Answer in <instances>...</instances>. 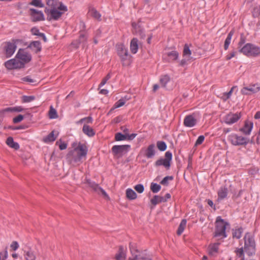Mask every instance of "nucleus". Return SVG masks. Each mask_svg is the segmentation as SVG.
<instances>
[{"label":"nucleus","mask_w":260,"mask_h":260,"mask_svg":"<svg viewBox=\"0 0 260 260\" xmlns=\"http://www.w3.org/2000/svg\"><path fill=\"white\" fill-rule=\"evenodd\" d=\"M57 9L58 10L63 11L64 12H66L68 11L67 7L62 5L61 3H59V4L58 5V7H57Z\"/></svg>","instance_id":"nucleus-61"},{"label":"nucleus","mask_w":260,"mask_h":260,"mask_svg":"<svg viewBox=\"0 0 260 260\" xmlns=\"http://www.w3.org/2000/svg\"><path fill=\"white\" fill-rule=\"evenodd\" d=\"M170 80V77L168 75H166L162 76L160 79V82L162 87H166L167 83L169 82Z\"/></svg>","instance_id":"nucleus-43"},{"label":"nucleus","mask_w":260,"mask_h":260,"mask_svg":"<svg viewBox=\"0 0 260 260\" xmlns=\"http://www.w3.org/2000/svg\"><path fill=\"white\" fill-rule=\"evenodd\" d=\"M6 143L9 147L14 148L15 150H18L19 148V144L14 142L13 138L12 137H9L7 139Z\"/></svg>","instance_id":"nucleus-29"},{"label":"nucleus","mask_w":260,"mask_h":260,"mask_svg":"<svg viewBox=\"0 0 260 260\" xmlns=\"http://www.w3.org/2000/svg\"><path fill=\"white\" fill-rule=\"evenodd\" d=\"M136 134H132L130 135H125L124 134H122L121 133H117L115 134V140L116 141H123L125 140H132L136 137Z\"/></svg>","instance_id":"nucleus-18"},{"label":"nucleus","mask_w":260,"mask_h":260,"mask_svg":"<svg viewBox=\"0 0 260 260\" xmlns=\"http://www.w3.org/2000/svg\"><path fill=\"white\" fill-rule=\"evenodd\" d=\"M253 122L246 120L244 123V126L240 128V131L245 135H249L253 127Z\"/></svg>","instance_id":"nucleus-21"},{"label":"nucleus","mask_w":260,"mask_h":260,"mask_svg":"<svg viewBox=\"0 0 260 260\" xmlns=\"http://www.w3.org/2000/svg\"><path fill=\"white\" fill-rule=\"evenodd\" d=\"M228 189L226 186H222L217 192L218 198L217 201L219 202L227 197Z\"/></svg>","instance_id":"nucleus-22"},{"label":"nucleus","mask_w":260,"mask_h":260,"mask_svg":"<svg viewBox=\"0 0 260 260\" xmlns=\"http://www.w3.org/2000/svg\"><path fill=\"white\" fill-rule=\"evenodd\" d=\"M56 139L54 136V131H52L48 135L43 138V141L45 143H50L54 142Z\"/></svg>","instance_id":"nucleus-35"},{"label":"nucleus","mask_w":260,"mask_h":260,"mask_svg":"<svg viewBox=\"0 0 260 260\" xmlns=\"http://www.w3.org/2000/svg\"><path fill=\"white\" fill-rule=\"evenodd\" d=\"M134 189L139 193H142L144 190V186L141 184H139L134 186Z\"/></svg>","instance_id":"nucleus-53"},{"label":"nucleus","mask_w":260,"mask_h":260,"mask_svg":"<svg viewBox=\"0 0 260 260\" xmlns=\"http://www.w3.org/2000/svg\"><path fill=\"white\" fill-rule=\"evenodd\" d=\"M111 77V72H109L105 78L103 79L101 83L99 85V88L104 85L107 82V81L110 79Z\"/></svg>","instance_id":"nucleus-51"},{"label":"nucleus","mask_w":260,"mask_h":260,"mask_svg":"<svg viewBox=\"0 0 260 260\" xmlns=\"http://www.w3.org/2000/svg\"><path fill=\"white\" fill-rule=\"evenodd\" d=\"M240 113H230L224 117V121L228 124H232L236 122L241 118Z\"/></svg>","instance_id":"nucleus-14"},{"label":"nucleus","mask_w":260,"mask_h":260,"mask_svg":"<svg viewBox=\"0 0 260 260\" xmlns=\"http://www.w3.org/2000/svg\"><path fill=\"white\" fill-rule=\"evenodd\" d=\"M125 103V100L123 99H121L119 100H118L117 102L115 103V104L114 105V107L113 108H112L110 112L112 111L115 108H119L122 106H123Z\"/></svg>","instance_id":"nucleus-48"},{"label":"nucleus","mask_w":260,"mask_h":260,"mask_svg":"<svg viewBox=\"0 0 260 260\" xmlns=\"http://www.w3.org/2000/svg\"><path fill=\"white\" fill-rule=\"evenodd\" d=\"M82 131L85 135L90 137H93L95 135V132L93 128L87 124H84L83 125Z\"/></svg>","instance_id":"nucleus-26"},{"label":"nucleus","mask_w":260,"mask_h":260,"mask_svg":"<svg viewBox=\"0 0 260 260\" xmlns=\"http://www.w3.org/2000/svg\"><path fill=\"white\" fill-rule=\"evenodd\" d=\"M10 108H11V109H9L8 110L9 111H11L12 112H20L23 111L24 110V109L21 106L10 107Z\"/></svg>","instance_id":"nucleus-55"},{"label":"nucleus","mask_w":260,"mask_h":260,"mask_svg":"<svg viewBox=\"0 0 260 260\" xmlns=\"http://www.w3.org/2000/svg\"><path fill=\"white\" fill-rule=\"evenodd\" d=\"M244 241V246H255L254 240L249 233L245 234Z\"/></svg>","instance_id":"nucleus-25"},{"label":"nucleus","mask_w":260,"mask_h":260,"mask_svg":"<svg viewBox=\"0 0 260 260\" xmlns=\"http://www.w3.org/2000/svg\"><path fill=\"white\" fill-rule=\"evenodd\" d=\"M129 247L133 257H129L128 260H152V255L147 250L139 251L136 244L132 242L129 243Z\"/></svg>","instance_id":"nucleus-2"},{"label":"nucleus","mask_w":260,"mask_h":260,"mask_svg":"<svg viewBox=\"0 0 260 260\" xmlns=\"http://www.w3.org/2000/svg\"><path fill=\"white\" fill-rule=\"evenodd\" d=\"M183 53V55H190L191 54V51L187 44H185Z\"/></svg>","instance_id":"nucleus-57"},{"label":"nucleus","mask_w":260,"mask_h":260,"mask_svg":"<svg viewBox=\"0 0 260 260\" xmlns=\"http://www.w3.org/2000/svg\"><path fill=\"white\" fill-rule=\"evenodd\" d=\"M126 197L129 200H133L137 198V194L135 191L131 188L126 190Z\"/></svg>","instance_id":"nucleus-31"},{"label":"nucleus","mask_w":260,"mask_h":260,"mask_svg":"<svg viewBox=\"0 0 260 260\" xmlns=\"http://www.w3.org/2000/svg\"><path fill=\"white\" fill-rule=\"evenodd\" d=\"M21 102L23 103H30L35 100L34 95H23L21 96Z\"/></svg>","instance_id":"nucleus-41"},{"label":"nucleus","mask_w":260,"mask_h":260,"mask_svg":"<svg viewBox=\"0 0 260 260\" xmlns=\"http://www.w3.org/2000/svg\"><path fill=\"white\" fill-rule=\"evenodd\" d=\"M172 176H168L164 178V179L160 181V183L163 185L168 186L169 184V180H172L173 179Z\"/></svg>","instance_id":"nucleus-50"},{"label":"nucleus","mask_w":260,"mask_h":260,"mask_svg":"<svg viewBox=\"0 0 260 260\" xmlns=\"http://www.w3.org/2000/svg\"><path fill=\"white\" fill-rule=\"evenodd\" d=\"M184 125L186 127H193L197 123V120L192 115L186 116L184 119Z\"/></svg>","instance_id":"nucleus-19"},{"label":"nucleus","mask_w":260,"mask_h":260,"mask_svg":"<svg viewBox=\"0 0 260 260\" xmlns=\"http://www.w3.org/2000/svg\"><path fill=\"white\" fill-rule=\"evenodd\" d=\"M62 14V12H60L57 9H51V16H48L47 19L48 21H50L51 19L57 20Z\"/></svg>","instance_id":"nucleus-23"},{"label":"nucleus","mask_w":260,"mask_h":260,"mask_svg":"<svg viewBox=\"0 0 260 260\" xmlns=\"http://www.w3.org/2000/svg\"><path fill=\"white\" fill-rule=\"evenodd\" d=\"M84 184H86V187L90 188L94 192L98 194H102L105 198L109 199V197L106 192L101 188L98 184L92 181L89 179H85L84 181Z\"/></svg>","instance_id":"nucleus-5"},{"label":"nucleus","mask_w":260,"mask_h":260,"mask_svg":"<svg viewBox=\"0 0 260 260\" xmlns=\"http://www.w3.org/2000/svg\"><path fill=\"white\" fill-rule=\"evenodd\" d=\"M167 56L169 57V61H173L178 59L179 53L176 51H172L167 53Z\"/></svg>","instance_id":"nucleus-33"},{"label":"nucleus","mask_w":260,"mask_h":260,"mask_svg":"<svg viewBox=\"0 0 260 260\" xmlns=\"http://www.w3.org/2000/svg\"><path fill=\"white\" fill-rule=\"evenodd\" d=\"M49 116L51 119H54L58 117V115L56 110L54 109L52 106L50 107Z\"/></svg>","instance_id":"nucleus-45"},{"label":"nucleus","mask_w":260,"mask_h":260,"mask_svg":"<svg viewBox=\"0 0 260 260\" xmlns=\"http://www.w3.org/2000/svg\"><path fill=\"white\" fill-rule=\"evenodd\" d=\"M22 80L23 81L29 82V83H33V82H35V81L34 79H31L29 76H26V77L23 78L22 79Z\"/></svg>","instance_id":"nucleus-63"},{"label":"nucleus","mask_w":260,"mask_h":260,"mask_svg":"<svg viewBox=\"0 0 260 260\" xmlns=\"http://www.w3.org/2000/svg\"><path fill=\"white\" fill-rule=\"evenodd\" d=\"M30 31L31 32L32 35L41 37L44 42H46L47 41V39L46 37L45 34L44 33L40 32L39 31V29L37 27H32L30 29Z\"/></svg>","instance_id":"nucleus-27"},{"label":"nucleus","mask_w":260,"mask_h":260,"mask_svg":"<svg viewBox=\"0 0 260 260\" xmlns=\"http://www.w3.org/2000/svg\"><path fill=\"white\" fill-rule=\"evenodd\" d=\"M260 90V86L258 84L250 85L248 87H244L241 89L243 94L248 95L251 93H256Z\"/></svg>","instance_id":"nucleus-16"},{"label":"nucleus","mask_w":260,"mask_h":260,"mask_svg":"<svg viewBox=\"0 0 260 260\" xmlns=\"http://www.w3.org/2000/svg\"><path fill=\"white\" fill-rule=\"evenodd\" d=\"M30 5L39 8H43L44 6L41 0H32L30 3Z\"/></svg>","instance_id":"nucleus-49"},{"label":"nucleus","mask_w":260,"mask_h":260,"mask_svg":"<svg viewBox=\"0 0 260 260\" xmlns=\"http://www.w3.org/2000/svg\"><path fill=\"white\" fill-rule=\"evenodd\" d=\"M141 152L147 158H152L155 155V146L154 144L149 145L146 149H142Z\"/></svg>","instance_id":"nucleus-12"},{"label":"nucleus","mask_w":260,"mask_h":260,"mask_svg":"<svg viewBox=\"0 0 260 260\" xmlns=\"http://www.w3.org/2000/svg\"><path fill=\"white\" fill-rule=\"evenodd\" d=\"M138 40L137 38H133L131 41L130 49L132 53L135 54L137 52L138 49Z\"/></svg>","instance_id":"nucleus-28"},{"label":"nucleus","mask_w":260,"mask_h":260,"mask_svg":"<svg viewBox=\"0 0 260 260\" xmlns=\"http://www.w3.org/2000/svg\"><path fill=\"white\" fill-rule=\"evenodd\" d=\"M243 232V229L241 227L238 229L233 230V237L237 239H240Z\"/></svg>","instance_id":"nucleus-40"},{"label":"nucleus","mask_w":260,"mask_h":260,"mask_svg":"<svg viewBox=\"0 0 260 260\" xmlns=\"http://www.w3.org/2000/svg\"><path fill=\"white\" fill-rule=\"evenodd\" d=\"M186 222H187V221L185 219H183L181 220V221L179 225V227L178 228V230L177 231V234L178 236L181 235L182 234V233H183V232L186 226Z\"/></svg>","instance_id":"nucleus-36"},{"label":"nucleus","mask_w":260,"mask_h":260,"mask_svg":"<svg viewBox=\"0 0 260 260\" xmlns=\"http://www.w3.org/2000/svg\"><path fill=\"white\" fill-rule=\"evenodd\" d=\"M29 11L32 21L37 22L45 20L44 14L41 11H38L34 8H30Z\"/></svg>","instance_id":"nucleus-15"},{"label":"nucleus","mask_w":260,"mask_h":260,"mask_svg":"<svg viewBox=\"0 0 260 260\" xmlns=\"http://www.w3.org/2000/svg\"><path fill=\"white\" fill-rule=\"evenodd\" d=\"M16 57L25 63L29 62L31 59V56L24 49H19Z\"/></svg>","instance_id":"nucleus-10"},{"label":"nucleus","mask_w":260,"mask_h":260,"mask_svg":"<svg viewBox=\"0 0 260 260\" xmlns=\"http://www.w3.org/2000/svg\"><path fill=\"white\" fill-rule=\"evenodd\" d=\"M234 34V31L233 30H231L228 35V36L224 41V49L226 50L229 46V45L231 43V41L232 36H233Z\"/></svg>","instance_id":"nucleus-34"},{"label":"nucleus","mask_w":260,"mask_h":260,"mask_svg":"<svg viewBox=\"0 0 260 260\" xmlns=\"http://www.w3.org/2000/svg\"><path fill=\"white\" fill-rule=\"evenodd\" d=\"M246 40V37L244 35L243 33L241 34L240 35V40L239 42L238 43V48H240L242 47V46L245 43Z\"/></svg>","instance_id":"nucleus-52"},{"label":"nucleus","mask_w":260,"mask_h":260,"mask_svg":"<svg viewBox=\"0 0 260 260\" xmlns=\"http://www.w3.org/2000/svg\"><path fill=\"white\" fill-rule=\"evenodd\" d=\"M172 159V154L168 151L165 153V158H160L157 160L154 164L155 167L163 166L167 170L170 169L171 167V162Z\"/></svg>","instance_id":"nucleus-7"},{"label":"nucleus","mask_w":260,"mask_h":260,"mask_svg":"<svg viewBox=\"0 0 260 260\" xmlns=\"http://www.w3.org/2000/svg\"><path fill=\"white\" fill-rule=\"evenodd\" d=\"M24 119V116L21 114L18 115L17 116L13 119V122L14 123H17L21 122Z\"/></svg>","instance_id":"nucleus-56"},{"label":"nucleus","mask_w":260,"mask_h":260,"mask_svg":"<svg viewBox=\"0 0 260 260\" xmlns=\"http://www.w3.org/2000/svg\"><path fill=\"white\" fill-rule=\"evenodd\" d=\"M12 42H6V46L5 47V51L7 57H11L14 53L16 49V41L15 40H12Z\"/></svg>","instance_id":"nucleus-13"},{"label":"nucleus","mask_w":260,"mask_h":260,"mask_svg":"<svg viewBox=\"0 0 260 260\" xmlns=\"http://www.w3.org/2000/svg\"><path fill=\"white\" fill-rule=\"evenodd\" d=\"M9 109H11V108L8 107L0 110V118L2 120L5 117L9 116V113H12L11 111L8 110Z\"/></svg>","instance_id":"nucleus-42"},{"label":"nucleus","mask_w":260,"mask_h":260,"mask_svg":"<svg viewBox=\"0 0 260 260\" xmlns=\"http://www.w3.org/2000/svg\"><path fill=\"white\" fill-rule=\"evenodd\" d=\"M6 68L9 70L24 68V62L15 59H11L5 63Z\"/></svg>","instance_id":"nucleus-9"},{"label":"nucleus","mask_w":260,"mask_h":260,"mask_svg":"<svg viewBox=\"0 0 260 260\" xmlns=\"http://www.w3.org/2000/svg\"><path fill=\"white\" fill-rule=\"evenodd\" d=\"M230 224L225 221L220 216H218L215 221V228L214 233V237L226 238L227 235L225 233L226 226Z\"/></svg>","instance_id":"nucleus-3"},{"label":"nucleus","mask_w":260,"mask_h":260,"mask_svg":"<svg viewBox=\"0 0 260 260\" xmlns=\"http://www.w3.org/2000/svg\"><path fill=\"white\" fill-rule=\"evenodd\" d=\"M24 252H25V257L26 260H35L36 256L32 251L29 250L26 252L24 251Z\"/></svg>","instance_id":"nucleus-46"},{"label":"nucleus","mask_w":260,"mask_h":260,"mask_svg":"<svg viewBox=\"0 0 260 260\" xmlns=\"http://www.w3.org/2000/svg\"><path fill=\"white\" fill-rule=\"evenodd\" d=\"M89 13L94 18L98 20L100 19L101 15L100 13L94 8H90L89 10Z\"/></svg>","instance_id":"nucleus-37"},{"label":"nucleus","mask_w":260,"mask_h":260,"mask_svg":"<svg viewBox=\"0 0 260 260\" xmlns=\"http://www.w3.org/2000/svg\"><path fill=\"white\" fill-rule=\"evenodd\" d=\"M239 51L247 56H255L260 54V48L251 43H247L239 48Z\"/></svg>","instance_id":"nucleus-4"},{"label":"nucleus","mask_w":260,"mask_h":260,"mask_svg":"<svg viewBox=\"0 0 260 260\" xmlns=\"http://www.w3.org/2000/svg\"><path fill=\"white\" fill-rule=\"evenodd\" d=\"M235 252L236 253L237 255L239 257H244L243 248H237L236 250H235Z\"/></svg>","instance_id":"nucleus-58"},{"label":"nucleus","mask_w":260,"mask_h":260,"mask_svg":"<svg viewBox=\"0 0 260 260\" xmlns=\"http://www.w3.org/2000/svg\"><path fill=\"white\" fill-rule=\"evenodd\" d=\"M236 53V51H233L231 52L230 54H228L226 56V59L227 60L231 59L232 58L234 57L235 56Z\"/></svg>","instance_id":"nucleus-64"},{"label":"nucleus","mask_w":260,"mask_h":260,"mask_svg":"<svg viewBox=\"0 0 260 260\" xmlns=\"http://www.w3.org/2000/svg\"><path fill=\"white\" fill-rule=\"evenodd\" d=\"M205 139V137L203 135L200 136L196 142L195 145H199L202 144Z\"/></svg>","instance_id":"nucleus-60"},{"label":"nucleus","mask_w":260,"mask_h":260,"mask_svg":"<svg viewBox=\"0 0 260 260\" xmlns=\"http://www.w3.org/2000/svg\"><path fill=\"white\" fill-rule=\"evenodd\" d=\"M156 146L158 149L161 151L166 150L167 147L166 143L164 141H157Z\"/></svg>","instance_id":"nucleus-47"},{"label":"nucleus","mask_w":260,"mask_h":260,"mask_svg":"<svg viewBox=\"0 0 260 260\" xmlns=\"http://www.w3.org/2000/svg\"><path fill=\"white\" fill-rule=\"evenodd\" d=\"M244 249L249 256H251L255 253V246H244Z\"/></svg>","instance_id":"nucleus-38"},{"label":"nucleus","mask_w":260,"mask_h":260,"mask_svg":"<svg viewBox=\"0 0 260 260\" xmlns=\"http://www.w3.org/2000/svg\"><path fill=\"white\" fill-rule=\"evenodd\" d=\"M150 203L153 206H155L157 204L161 203L160 200L158 198L157 195H155L150 200Z\"/></svg>","instance_id":"nucleus-54"},{"label":"nucleus","mask_w":260,"mask_h":260,"mask_svg":"<svg viewBox=\"0 0 260 260\" xmlns=\"http://www.w3.org/2000/svg\"><path fill=\"white\" fill-rule=\"evenodd\" d=\"M58 0H47L46 4L51 9H57L59 4Z\"/></svg>","instance_id":"nucleus-39"},{"label":"nucleus","mask_w":260,"mask_h":260,"mask_svg":"<svg viewBox=\"0 0 260 260\" xmlns=\"http://www.w3.org/2000/svg\"><path fill=\"white\" fill-rule=\"evenodd\" d=\"M11 248L14 251L16 250L19 247V244L17 242L13 241L10 246Z\"/></svg>","instance_id":"nucleus-62"},{"label":"nucleus","mask_w":260,"mask_h":260,"mask_svg":"<svg viewBox=\"0 0 260 260\" xmlns=\"http://www.w3.org/2000/svg\"><path fill=\"white\" fill-rule=\"evenodd\" d=\"M87 151L86 145L79 143L77 147L69 151L66 159L69 164L78 166L82 163L83 158L85 159Z\"/></svg>","instance_id":"nucleus-1"},{"label":"nucleus","mask_w":260,"mask_h":260,"mask_svg":"<svg viewBox=\"0 0 260 260\" xmlns=\"http://www.w3.org/2000/svg\"><path fill=\"white\" fill-rule=\"evenodd\" d=\"M81 24L82 25L83 29H82V30H81L80 31V36H79V39L78 40V44H75L76 42H74L72 43L73 45H76V47H78V44H80L81 43H84V42H86V41L87 40L86 36H85V35L83 33V31L85 29V27H86L85 24L83 22H81Z\"/></svg>","instance_id":"nucleus-24"},{"label":"nucleus","mask_w":260,"mask_h":260,"mask_svg":"<svg viewBox=\"0 0 260 260\" xmlns=\"http://www.w3.org/2000/svg\"><path fill=\"white\" fill-rule=\"evenodd\" d=\"M228 139L235 146L246 145L249 142V139L236 134L231 135Z\"/></svg>","instance_id":"nucleus-8"},{"label":"nucleus","mask_w":260,"mask_h":260,"mask_svg":"<svg viewBox=\"0 0 260 260\" xmlns=\"http://www.w3.org/2000/svg\"><path fill=\"white\" fill-rule=\"evenodd\" d=\"M27 49L29 48L34 51L35 53H38L42 50V46L40 41H32L27 47Z\"/></svg>","instance_id":"nucleus-20"},{"label":"nucleus","mask_w":260,"mask_h":260,"mask_svg":"<svg viewBox=\"0 0 260 260\" xmlns=\"http://www.w3.org/2000/svg\"><path fill=\"white\" fill-rule=\"evenodd\" d=\"M220 244L219 243H215L209 246V254L213 255L214 253H216L218 250V246Z\"/></svg>","instance_id":"nucleus-32"},{"label":"nucleus","mask_w":260,"mask_h":260,"mask_svg":"<svg viewBox=\"0 0 260 260\" xmlns=\"http://www.w3.org/2000/svg\"><path fill=\"white\" fill-rule=\"evenodd\" d=\"M129 148V145H114L112 148V152L114 155H122L126 153Z\"/></svg>","instance_id":"nucleus-11"},{"label":"nucleus","mask_w":260,"mask_h":260,"mask_svg":"<svg viewBox=\"0 0 260 260\" xmlns=\"http://www.w3.org/2000/svg\"><path fill=\"white\" fill-rule=\"evenodd\" d=\"M151 190L153 193L158 192L161 189V186L156 183H151L150 185Z\"/></svg>","instance_id":"nucleus-44"},{"label":"nucleus","mask_w":260,"mask_h":260,"mask_svg":"<svg viewBox=\"0 0 260 260\" xmlns=\"http://www.w3.org/2000/svg\"><path fill=\"white\" fill-rule=\"evenodd\" d=\"M140 21L139 22H132V25L133 28V33L136 35H139L142 38H144L145 35L144 32V29L141 25L139 24Z\"/></svg>","instance_id":"nucleus-17"},{"label":"nucleus","mask_w":260,"mask_h":260,"mask_svg":"<svg viewBox=\"0 0 260 260\" xmlns=\"http://www.w3.org/2000/svg\"><path fill=\"white\" fill-rule=\"evenodd\" d=\"M117 54L120 57L123 66L128 65L129 61L128 58L129 56L128 54V50L123 44H120L116 45Z\"/></svg>","instance_id":"nucleus-6"},{"label":"nucleus","mask_w":260,"mask_h":260,"mask_svg":"<svg viewBox=\"0 0 260 260\" xmlns=\"http://www.w3.org/2000/svg\"><path fill=\"white\" fill-rule=\"evenodd\" d=\"M126 254L124 252V248L122 246H119L118 253L115 255L116 260H125Z\"/></svg>","instance_id":"nucleus-30"},{"label":"nucleus","mask_w":260,"mask_h":260,"mask_svg":"<svg viewBox=\"0 0 260 260\" xmlns=\"http://www.w3.org/2000/svg\"><path fill=\"white\" fill-rule=\"evenodd\" d=\"M8 257V251L7 249L4 252H0V260H6Z\"/></svg>","instance_id":"nucleus-59"}]
</instances>
